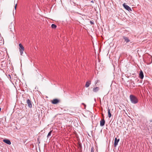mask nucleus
<instances>
[{"mask_svg":"<svg viewBox=\"0 0 152 152\" xmlns=\"http://www.w3.org/2000/svg\"><path fill=\"white\" fill-rule=\"evenodd\" d=\"M130 99L131 102L132 103L135 104L137 103L138 102L137 98L133 95H131L130 96Z\"/></svg>","mask_w":152,"mask_h":152,"instance_id":"f257e3e1","label":"nucleus"},{"mask_svg":"<svg viewBox=\"0 0 152 152\" xmlns=\"http://www.w3.org/2000/svg\"><path fill=\"white\" fill-rule=\"evenodd\" d=\"M123 6L127 10H128L129 11H132V10L131 8L128 6L127 5H126L125 3H124L123 4Z\"/></svg>","mask_w":152,"mask_h":152,"instance_id":"f03ea898","label":"nucleus"},{"mask_svg":"<svg viewBox=\"0 0 152 152\" xmlns=\"http://www.w3.org/2000/svg\"><path fill=\"white\" fill-rule=\"evenodd\" d=\"M26 103L28 104V106L30 108H31L32 107V104L31 100L28 99L26 100Z\"/></svg>","mask_w":152,"mask_h":152,"instance_id":"7ed1b4c3","label":"nucleus"},{"mask_svg":"<svg viewBox=\"0 0 152 152\" xmlns=\"http://www.w3.org/2000/svg\"><path fill=\"white\" fill-rule=\"evenodd\" d=\"M59 102L60 101L59 100L56 99H54L51 101V102L53 104H56L59 103Z\"/></svg>","mask_w":152,"mask_h":152,"instance_id":"20e7f679","label":"nucleus"},{"mask_svg":"<svg viewBox=\"0 0 152 152\" xmlns=\"http://www.w3.org/2000/svg\"><path fill=\"white\" fill-rule=\"evenodd\" d=\"M119 141V139H117L116 137L115 138L114 140V145L115 147H116L118 144V143Z\"/></svg>","mask_w":152,"mask_h":152,"instance_id":"39448f33","label":"nucleus"},{"mask_svg":"<svg viewBox=\"0 0 152 152\" xmlns=\"http://www.w3.org/2000/svg\"><path fill=\"white\" fill-rule=\"evenodd\" d=\"M3 142H5V143L8 144V145H10L11 144V142L10 141L7 139H5L3 140Z\"/></svg>","mask_w":152,"mask_h":152,"instance_id":"423d86ee","label":"nucleus"},{"mask_svg":"<svg viewBox=\"0 0 152 152\" xmlns=\"http://www.w3.org/2000/svg\"><path fill=\"white\" fill-rule=\"evenodd\" d=\"M99 90V87H94L93 90V91L94 92H98Z\"/></svg>","mask_w":152,"mask_h":152,"instance_id":"0eeeda50","label":"nucleus"},{"mask_svg":"<svg viewBox=\"0 0 152 152\" xmlns=\"http://www.w3.org/2000/svg\"><path fill=\"white\" fill-rule=\"evenodd\" d=\"M139 77L141 79H142L143 78L144 75L143 72L141 70L140 71L139 73Z\"/></svg>","mask_w":152,"mask_h":152,"instance_id":"6e6552de","label":"nucleus"},{"mask_svg":"<svg viewBox=\"0 0 152 152\" xmlns=\"http://www.w3.org/2000/svg\"><path fill=\"white\" fill-rule=\"evenodd\" d=\"M123 39H124L125 42L126 43L130 41V40L129 39V38L127 37H126L125 36L123 37Z\"/></svg>","mask_w":152,"mask_h":152,"instance_id":"1a4fd4ad","label":"nucleus"},{"mask_svg":"<svg viewBox=\"0 0 152 152\" xmlns=\"http://www.w3.org/2000/svg\"><path fill=\"white\" fill-rule=\"evenodd\" d=\"M105 123V121L104 119H103L101 120L100 121V125L101 126H102L104 125Z\"/></svg>","mask_w":152,"mask_h":152,"instance_id":"9d476101","label":"nucleus"},{"mask_svg":"<svg viewBox=\"0 0 152 152\" xmlns=\"http://www.w3.org/2000/svg\"><path fill=\"white\" fill-rule=\"evenodd\" d=\"M91 84V81L89 80L87 81L86 84L85 86L86 88L88 87Z\"/></svg>","mask_w":152,"mask_h":152,"instance_id":"9b49d317","label":"nucleus"},{"mask_svg":"<svg viewBox=\"0 0 152 152\" xmlns=\"http://www.w3.org/2000/svg\"><path fill=\"white\" fill-rule=\"evenodd\" d=\"M108 117L109 118H110L111 116V114L110 113V109H109V108H108Z\"/></svg>","mask_w":152,"mask_h":152,"instance_id":"f8f14e48","label":"nucleus"},{"mask_svg":"<svg viewBox=\"0 0 152 152\" xmlns=\"http://www.w3.org/2000/svg\"><path fill=\"white\" fill-rule=\"evenodd\" d=\"M19 50H23L24 49V47L21 44H19Z\"/></svg>","mask_w":152,"mask_h":152,"instance_id":"ddd939ff","label":"nucleus"},{"mask_svg":"<svg viewBox=\"0 0 152 152\" xmlns=\"http://www.w3.org/2000/svg\"><path fill=\"white\" fill-rule=\"evenodd\" d=\"M52 131H50L48 133V134L47 135V137L48 138L51 135Z\"/></svg>","mask_w":152,"mask_h":152,"instance_id":"4468645a","label":"nucleus"},{"mask_svg":"<svg viewBox=\"0 0 152 152\" xmlns=\"http://www.w3.org/2000/svg\"><path fill=\"white\" fill-rule=\"evenodd\" d=\"M51 27L53 28H55L56 27V26L54 24H53L51 25Z\"/></svg>","mask_w":152,"mask_h":152,"instance_id":"2eb2a0df","label":"nucleus"},{"mask_svg":"<svg viewBox=\"0 0 152 152\" xmlns=\"http://www.w3.org/2000/svg\"><path fill=\"white\" fill-rule=\"evenodd\" d=\"M20 50V55H23V51H24V50Z\"/></svg>","mask_w":152,"mask_h":152,"instance_id":"dca6fc26","label":"nucleus"},{"mask_svg":"<svg viewBox=\"0 0 152 152\" xmlns=\"http://www.w3.org/2000/svg\"><path fill=\"white\" fill-rule=\"evenodd\" d=\"M94 147H92L91 149V152H94Z\"/></svg>","mask_w":152,"mask_h":152,"instance_id":"f3484780","label":"nucleus"},{"mask_svg":"<svg viewBox=\"0 0 152 152\" xmlns=\"http://www.w3.org/2000/svg\"><path fill=\"white\" fill-rule=\"evenodd\" d=\"M100 81L99 80H97L95 82V83L96 84H97Z\"/></svg>","mask_w":152,"mask_h":152,"instance_id":"a211bd4d","label":"nucleus"},{"mask_svg":"<svg viewBox=\"0 0 152 152\" xmlns=\"http://www.w3.org/2000/svg\"><path fill=\"white\" fill-rule=\"evenodd\" d=\"M90 23L91 24H94V23L93 21H90Z\"/></svg>","mask_w":152,"mask_h":152,"instance_id":"6ab92c4d","label":"nucleus"},{"mask_svg":"<svg viewBox=\"0 0 152 152\" xmlns=\"http://www.w3.org/2000/svg\"><path fill=\"white\" fill-rule=\"evenodd\" d=\"M16 7H17V4H16V5L15 6V10H16Z\"/></svg>","mask_w":152,"mask_h":152,"instance_id":"aec40b11","label":"nucleus"},{"mask_svg":"<svg viewBox=\"0 0 152 152\" xmlns=\"http://www.w3.org/2000/svg\"><path fill=\"white\" fill-rule=\"evenodd\" d=\"M84 105V106L85 109H86V105L85 104Z\"/></svg>","mask_w":152,"mask_h":152,"instance_id":"412c9836","label":"nucleus"},{"mask_svg":"<svg viewBox=\"0 0 152 152\" xmlns=\"http://www.w3.org/2000/svg\"><path fill=\"white\" fill-rule=\"evenodd\" d=\"M82 104H83V105H84L85 104H84V103H82Z\"/></svg>","mask_w":152,"mask_h":152,"instance_id":"4be33fe9","label":"nucleus"},{"mask_svg":"<svg viewBox=\"0 0 152 152\" xmlns=\"http://www.w3.org/2000/svg\"><path fill=\"white\" fill-rule=\"evenodd\" d=\"M9 77H10L11 78V76L10 75H9Z\"/></svg>","mask_w":152,"mask_h":152,"instance_id":"5701e85b","label":"nucleus"},{"mask_svg":"<svg viewBox=\"0 0 152 152\" xmlns=\"http://www.w3.org/2000/svg\"><path fill=\"white\" fill-rule=\"evenodd\" d=\"M1 110V108L0 107V111Z\"/></svg>","mask_w":152,"mask_h":152,"instance_id":"b1692460","label":"nucleus"}]
</instances>
